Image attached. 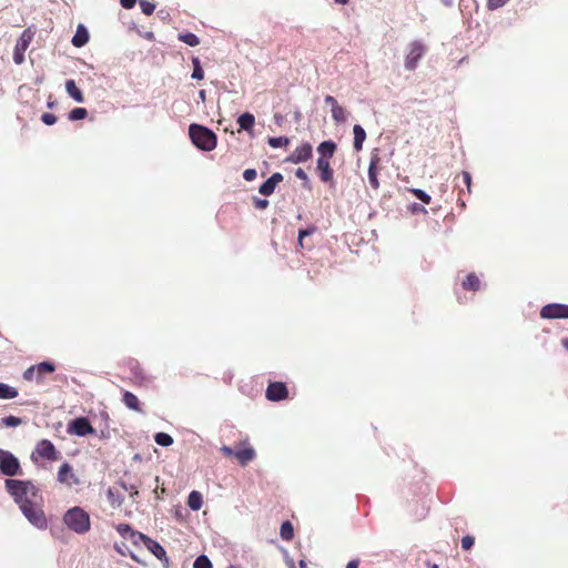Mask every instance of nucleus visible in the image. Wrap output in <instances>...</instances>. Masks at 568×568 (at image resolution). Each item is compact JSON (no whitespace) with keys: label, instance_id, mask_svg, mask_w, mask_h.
I'll return each instance as SVG.
<instances>
[{"label":"nucleus","instance_id":"f257e3e1","mask_svg":"<svg viewBox=\"0 0 568 568\" xmlns=\"http://www.w3.org/2000/svg\"><path fill=\"white\" fill-rule=\"evenodd\" d=\"M6 488L8 493L13 497L14 501L19 505V508L32 503L36 499H41L39 490L30 481L7 479Z\"/></svg>","mask_w":568,"mask_h":568},{"label":"nucleus","instance_id":"f03ea898","mask_svg":"<svg viewBox=\"0 0 568 568\" xmlns=\"http://www.w3.org/2000/svg\"><path fill=\"white\" fill-rule=\"evenodd\" d=\"M63 521L70 530L79 535L89 531L91 526L89 514L81 507L69 509L63 516Z\"/></svg>","mask_w":568,"mask_h":568},{"label":"nucleus","instance_id":"7ed1b4c3","mask_svg":"<svg viewBox=\"0 0 568 568\" xmlns=\"http://www.w3.org/2000/svg\"><path fill=\"white\" fill-rule=\"evenodd\" d=\"M189 135L193 144L203 151H212L216 146V135L203 125L191 124L189 126Z\"/></svg>","mask_w":568,"mask_h":568},{"label":"nucleus","instance_id":"20e7f679","mask_svg":"<svg viewBox=\"0 0 568 568\" xmlns=\"http://www.w3.org/2000/svg\"><path fill=\"white\" fill-rule=\"evenodd\" d=\"M40 503L41 499H36L32 503H28L27 505L22 506L20 510L31 525L38 529H44L48 523Z\"/></svg>","mask_w":568,"mask_h":568},{"label":"nucleus","instance_id":"39448f33","mask_svg":"<svg viewBox=\"0 0 568 568\" xmlns=\"http://www.w3.org/2000/svg\"><path fill=\"white\" fill-rule=\"evenodd\" d=\"M21 471L19 459L10 452L0 449V473L4 476H16Z\"/></svg>","mask_w":568,"mask_h":568},{"label":"nucleus","instance_id":"423d86ee","mask_svg":"<svg viewBox=\"0 0 568 568\" xmlns=\"http://www.w3.org/2000/svg\"><path fill=\"white\" fill-rule=\"evenodd\" d=\"M424 53L425 45L420 41L412 42L407 48L405 69L408 71L415 70Z\"/></svg>","mask_w":568,"mask_h":568},{"label":"nucleus","instance_id":"0eeeda50","mask_svg":"<svg viewBox=\"0 0 568 568\" xmlns=\"http://www.w3.org/2000/svg\"><path fill=\"white\" fill-rule=\"evenodd\" d=\"M34 32L30 30V28L26 29L20 38L18 39L14 51H13V61L16 64H22L24 62V52L29 48Z\"/></svg>","mask_w":568,"mask_h":568},{"label":"nucleus","instance_id":"6e6552de","mask_svg":"<svg viewBox=\"0 0 568 568\" xmlns=\"http://www.w3.org/2000/svg\"><path fill=\"white\" fill-rule=\"evenodd\" d=\"M540 317L547 320L568 318V305L560 303L547 304L541 308Z\"/></svg>","mask_w":568,"mask_h":568},{"label":"nucleus","instance_id":"1a4fd4ad","mask_svg":"<svg viewBox=\"0 0 568 568\" xmlns=\"http://www.w3.org/2000/svg\"><path fill=\"white\" fill-rule=\"evenodd\" d=\"M36 456L47 460H57L59 458V453L50 440L42 439L37 444L36 449L32 453L33 459H36Z\"/></svg>","mask_w":568,"mask_h":568},{"label":"nucleus","instance_id":"9d476101","mask_svg":"<svg viewBox=\"0 0 568 568\" xmlns=\"http://www.w3.org/2000/svg\"><path fill=\"white\" fill-rule=\"evenodd\" d=\"M68 433L80 437L94 434L95 430L85 417H78L68 425Z\"/></svg>","mask_w":568,"mask_h":568},{"label":"nucleus","instance_id":"9b49d317","mask_svg":"<svg viewBox=\"0 0 568 568\" xmlns=\"http://www.w3.org/2000/svg\"><path fill=\"white\" fill-rule=\"evenodd\" d=\"M140 542H142L145 548L153 554L159 560H161L165 568L169 567V558L166 557V552L164 548L155 540L151 539L146 535H143Z\"/></svg>","mask_w":568,"mask_h":568},{"label":"nucleus","instance_id":"f8f14e48","mask_svg":"<svg viewBox=\"0 0 568 568\" xmlns=\"http://www.w3.org/2000/svg\"><path fill=\"white\" fill-rule=\"evenodd\" d=\"M313 148L308 142L297 146L287 158L286 162L298 164L304 163L312 158Z\"/></svg>","mask_w":568,"mask_h":568},{"label":"nucleus","instance_id":"ddd939ff","mask_svg":"<svg viewBox=\"0 0 568 568\" xmlns=\"http://www.w3.org/2000/svg\"><path fill=\"white\" fill-rule=\"evenodd\" d=\"M379 163H381V158L378 154V150L374 149L371 154L369 166H368V182H369V185L374 190H377L379 187V182L377 179Z\"/></svg>","mask_w":568,"mask_h":568},{"label":"nucleus","instance_id":"4468645a","mask_svg":"<svg viewBox=\"0 0 568 568\" xmlns=\"http://www.w3.org/2000/svg\"><path fill=\"white\" fill-rule=\"evenodd\" d=\"M287 388L283 383H271L266 389V398L272 402L281 400L286 398Z\"/></svg>","mask_w":568,"mask_h":568},{"label":"nucleus","instance_id":"2eb2a0df","mask_svg":"<svg viewBox=\"0 0 568 568\" xmlns=\"http://www.w3.org/2000/svg\"><path fill=\"white\" fill-rule=\"evenodd\" d=\"M58 480L68 486L77 485L79 483L78 478L72 471V467L68 463H63L60 466Z\"/></svg>","mask_w":568,"mask_h":568},{"label":"nucleus","instance_id":"dca6fc26","mask_svg":"<svg viewBox=\"0 0 568 568\" xmlns=\"http://www.w3.org/2000/svg\"><path fill=\"white\" fill-rule=\"evenodd\" d=\"M283 181V175L278 172L272 174L258 189V192L264 196H270L274 193L276 185Z\"/></svg>","mask_w":568,"mask_h":568},{"label":"nucleus","instance_id":"f3484780","mask_svg":"<svg viewBox=\"0 0 568 568\" xmlns=\"http://www.w3.org/2000/svg\"><path fill=\"white\" fill-rule=\"evenodd\" d=\"M316 170L320 173L321 181L325 183L333 182V170L329 164V160L317 159Z\"/></svg>","mask_w":568,"mask_h":568},{"label":"nucleus","instance_id":"a211bd4d","mask_svg":"<svg viewBox=\"0 0 568 568\" xmlns=\"http://www.w3.org/2000/svg\"><path fill=\"white\" fill-rule=\"evenodd\" d=\"M116 531L125 539H131L133 544L138 545L143 538L142 532L135 531L128 524H120L116 526Z\"/></svg>","mask_w":568,"mask_h":568},{"label":"nucleus","instance_id":"6ab92c4d","mask_svg":"<svg viewBox=\"0 0 568 568\" xmlns=\"http://www.w3.org/2000/svg\"><path fill=\"white\" fill-rule=\"evenodd\" d=\"M335 150H336L335 142H333L331 140L322 142L317 146V152L320 154L318 159L329 160L331 158H333Z\"/></svg>","mask_w":568,"mask_h":568},{"label":"nucleus","instance_id":"aec40b11","mask_svg":"<svg viewBox=\"0 0 568 568\" xmlns=\"http://www.w3.org/2000/svg\"><path fill=\"white\" fill-rule=\"evenodd\" d=\"M237 123L241 130H244L251 134L255 123V118L252 113L245 112L239 116Z\"/></svg>","mask_w":568,"mask_h":568},{"label":"nucleus","instance_id":"412c9836","mask_svg":"<svg viewBox=\"0 0 568 568\" xmlns=\"http://www.w3.org/2000/svg\"><path fill=\"white\" fill-rule=\"evenodd\" d=\"M354 134V149L358 152L363 149L364 141L366 139V132L359 124L353 126Z\"/></svg>","mask_w":568,"mask_h":568},{"label":"nucleus","instance_id":"4be33fe9","mask_svg":"<svg viewBox=\"0 0 568 568\" xmlns=\"http://www.w3.org/2000/svg\"><path fill=\"white\" fill-rule=\"evenodd\" d=\"M89 41V33L87 29L80 24L75 34L72 38V44L77 48L83 47Z\"/></svg>","mask_w":568,"mask_h":568},{"label":"nucleus","instance_id":"5701e85b","mask_svg":"<svg viewBox=\"0 0 568 568\" xmlns=\"http://www.w3.org/2000/svg\"><path fill=\"white\" fill-rule=\"evenodd\" d=\"M235 457L242 466H245L255 458V450L253 447H246L244 449L236 450Z\"/></svg>","mask_w":568,"mask_h":568},{"label":"nucleus","instance_id":"b1692460","mask_svg":"<svg viewBox=\"0 0 568 568\" xmlns=\"http://www.w3.org/2000/svg\"><path fill=\"white\" fill-rule=\"evenodd\" d=\"M65 90L67 93L78 103H82L84 101L81 90L75 85L73 80H68L65 82Z\"/></svg>","mask_w":568,"mask_h":568},{"label":"nucleus","instance_id":"393cba45","mask_svg":"<svg viewBox=\"0 0 568 568\" xmlns=\"http://www.w3.org/2000/svg\"><path fill=\"white\" fill-rule=\"evenodd\" d=\"M202 505H203L202 494L196 490L191 491L187 497V506L190 507V509L199 510V509H201Z\"/></svg>","mask_w":568,"mask_h":568},{"label":"nucleus","instance_id":"a878e982","mask_svg":"<svg viewBox=\"0 0 568 568\" xmlns=\"http://www.w3.org/2000/svg\"><path fill=\"white\" fill-rule=\"evenodd\" d=\"M462 285L465 290L478 291L481 286V282L476 274L470 273L467 275Z\"/></svg>","mask_w":568,"mask_h":568},{"label":"nucleus","instance_id":"bb28decb","mask_svg":"<svg viewBox=\"0 0 568 568\" xmlns=\"http://www.w3.org/2000/svg\"><path fill=\"white\" fill-rule=\"evenodd\" d=\"M37 366V369H38V378H37V383H42V376L44 374H50V373H53L54 369H55V366L53 363L51 362H41L40 364L36 365Z\"/></svg>","mask_w":568,"mask_h":568},{"label":"nucleus","instance_id":"cd10ccee","mask_svg":"<svg viewBox=\"0 0 568 568\" xmlns=\"http://www.w3.org/2000/svg\"><path fill=\"white\" fill-rule=\"evenodd\" d=\"M17 396H18L17 388H14L8 384L0 383V399H12V398H16Z\"/></svg>","mask_w":568,"mask_h":568},{"label":"nucleus","instance_id":"c85d7f7f","mask_svg":"<svg viewBox=\"0 0 568 568\" xmlns=\"http://www.w3.org/2000/svg\"><path fill=\"white\" fill-rule=\"evenodd\" d=\"M123 403L130 409L140 410V406H139L140 403H139L138 397L130 392H125L123 394Z\"/></svg>","mask_w":568,"mask_h":568},{"label":"nucleus","instance_id":"c756f323","mask_svg":"<svg viewBox=\"0 0 568 568\" xmlns=\"http://www.w3.org/2000/svg\"><path fill=\"white\" fill-rule=\"evenodd\" d=\"M331 112H332V118L336 123H343L346 121L347 113L343 106H341V105L335 106L334 109H332Z\"/></svg>","mask_w":568,"mask_h":568},{"label":"nucleus","instance_id":"7c9ffc66","mask_svg":"<svg viewBox=\"0 0 568 568\" xmlns=\"http://www.w3.org/2000/svg\"><path fill=\"white\" fill-rule=\"evenodd\" d=\"M179 40L190 47H196L200 43V39L194 33H181L179 34Z\"/></svg>","mask_w":568,"mask_h":568},{"label":"nucleus","instance_id":"2f4dec72","mask_svg":"<svg viewBox=\"0 0 568 568\" xmlns=\"http://www.w3.org/2000/svg\"><path fill=\"white\" fill-rule=\"evenodd\" d=\"M154 440L158 445L164 446V447L173 444L172 436L166 433H156L154 436Z\"/></svg>","mask_w":568,"mask_h":568},{"label":"nucleus","instance_id":"473e14b6","mask_svg":"<svg viewBox=\"0 0 568 568\" xmlns=\"http://www.w3.org/2000/svg\"><path fill=\"white\" fill-rule=\"evenodd\" d=\"M192 64H193L192 78L195 79V80H202L204 78V71H203V69L201 67L200 59L199 58H193L192 59Z\"/></svg>","mask_w":568,"mask_h":568},{"label":"nucleus","instance_id":"72a5a7b5","mask_svg":"<svg viewBox=\"0 0 568 568\" xmlns=\"http://www.w3.org/2000/svg\"><path fill=\"white\" fill-rule=\"evenodd\" d=\"M267 143L270 146L277 149V148L287 146L290 143V140L286 136L268 138Z\"/></svg>","mask_w":568,"mask_h":568},{"label":"nucleus","instance_id":"f704fd0d","mask_svg":"<svg viewBox=\"0 0 568 568\" xmlns=\"http://www.w3.org/2000/svg\"><path fill=\"white\" fill-rule=\"evenodd\" d=\"M280 535L284 540H290L293 538V526L290 521H284L282 524Z\"/></svg>","mask_w":568,"mask_h":568},{"label":"nucleus","instance_id":"c9c22d12","mask_svg":"<svg viewBox=\"0 0 568 568\" xmlns=\"http://www.w3.org/2000/svg\"><path fill=\"white\" fill-rule=\"evenodd\" d=\"M193 567L194 568H213L211 560L205 555L199 556L195 559Z\"/></svg>","mask_w":568,"mask_h":568},{"label":"nucleus","instance_id":"e433bc0d","mask_svg":"<svg viewBox=\"0 0 568 568\" xmlns=\"http://www.w3.org/2000/svg\"><path fill=\"white\" fill-rule=\"evenodd\" d=\"M88 112L84 108H75L69 113L71 121L82 120L87 116Z\"/></svg>","mask_w":568,"mask_h":568},{"label":"nucleus","instance_id":"4c0bfd02","mask_svg":"<svg viewBox=\"0 0 568 568\" xmlns=\"http://www.w3.org/2000/svg\"><path fill=\"white\" fill-rule=\"evenodd\" d=\"M1 423L6 427H17L22 424V419L16 416H7L1 419Z\"/></svg>","mask_w":568,"mask_h":568},{"label":"nucleus","instance_id":"58836bf2","mask_svg":"<svg viewBox=\"0 0 568 568\" xmlns=\"http://www.w3.org/2000/svg\"><path fill=\"white\" fill-rule=\"evenodd\" d=\"M120 485H121V487H122L124 490L129 491L130 497H131L132 499H135V497L139 495V490H138L136 485H133V484H126L124 480L120 481Z\"/></svg>","mask_w":568,"mask_h":568},{"label":"nucleus","instance_id":"ea45409f","mask_svg":"<svg viewBox=\"0 0 568 568\" xmlns=\"http://www.w3.org/2000/svg\"><path fill=\"white\" fill-rule=\"evenodd\" d=\"M140 7H141L142 12L146 16L152 14L155 9V4L148 0H140Z\"/></svg>","mask_w":568,"mask_h":568},{"label":"nucleus","instance_id":"a19ab883","mask_svg":"<svg viewBox=\"0 0 568 568\" xmlns=\"http://www.w3.org/2000/svg\"><path fill=\"white\" fill-rule=\"evenodd\" d=\"M410 192L423 203L428 204L430 202V196L420 189H412Z\"/></svg>","mask_w":568,"mask_h":568},{"label":"nucleus","instance_id":"79ce46f5","mask_svg":"<svg viewBox=\"0 0 568 568\" xmlns=\"http://www.w3.org/2000/svg\"><path fill=\"white\" fill-rule=\"evenodd\" d=\"M23 378L27 379V381H33L38 378V369H37V366L33 365L31 367H29L24 373H23Z\"/></svg>","mask_w":568,"mask_h":568},{"label":"nucleus","instance_id":"37998d69","mask_svg":"<svg viewBox=\"0 0 568 568\" xmlns=\"http://www.w3.org/2000/svg\"><path fill=\"white\" fill-rule=\"evenodd\" d=\"M509 0H488L487 8L489 10H496L498 8L504 7Z\"/></svg>","mask_w":568,"mask_h":568},{"label":"nucleus","instance_id":"c03bdc74","mask_svg":"<svg viewBox=\"0 0 568 568\" xmlns=\"http://www.w3.org/2000/svg\"><path fill=\"white\" fill-rule=\"evenodd\" d=\"M295 175H296V178H297V179H300V180H302V181L304 182V186H305V187H310V184H308V182H310V181H308V176H307L306 172H305L303 169L298 168V169L295 171Z\"/></svg>","mask_w":568,"mask_h":568},{"label":"nucleus","instance_id":"a18cd8bd","mask_svg":"<svg viewBox=\"0 0 568 568\" xmlns=\"http://www.w3.org/2000/svg\"><path fill=\"white\" fill-rule=\"evenodd\" d=\"M315 231V227H308V229H305V230H300L298 231V244L301 246H303V240L305 236H308L311 234H313Z\"/></svg>","mask_w":568,"mask_h":568},{"label":"nucleus","instance_id":"49530a36","mask_svg":"<svg viewBox=\"0 0 568 568\" xmlns=\"http://www.w3.org/2000/svg\"><path fill=\"white\" fill-rule=\"evenodd\" d=\"M41 120L47 125H53L57 122V116L52 113H43Z\"/></svg>","mask_w":568,"mask_h":568},{"label":"nucleus","instance_id":"de8ad7c7","mask_svg":"<svg viewBox=\"0 0 568 568\" xmlns=\"http://www.w3.org/2000/svg\"><path fill=\"white\" fill-rule=\"evenodd\" d=\"M474 541H475V539L471 536L463 537L462 538V547H463V549H465V550L470 549L473 547V545H474Z\"/></svg>","mask_w":568,"mask_h":568},{"label":"nucleus","instance_id":"09e8293b","mask_svg":"<svg viewBox=\"0 0 568 568\" xmlns=\"http://www.w3.org/2000/svg\"><path fill=\"white\" fill-rule=\"evenodd\" d=\"M257 173L254 169H246L244 172H243V178L245 181H253L255 180Z\"/></svg>","mask_w":568,"mask_h":568},{"label":"nucleus","instance_id":"8fccbe9b","mask_svg":"<svg viewBox=\"0 0 568 568\" xmlns=\"http://www.w3.org/2000/svg\"><path fill=\"white\" fill-rule=\"evenodd\" d=\"M463 181L467 186L468 192H470V185H471V175L467 171L462 172Z\"/></svg>","mask_w":568,"mask_h":568},{"label":"nucleus","instance_id":"3c124183","mask_svg":"<svg viewBox=\"0 0 568 568\" xmlns=\"http://www.w3.org/2000/svg\"><path fill=\"white\" fill-rule=\"evenodd\" d=\"M255 207L258 210H264L268 205V201L264 199H255L254 200Z\"/></svg>","mask_w":568,"mask_h":568},{"label":"nucleus","instance_id":"603ef678","mask_svg":"<svg viewBox=\"0 0 568 568\" xmlns=\"http://www.w3.org/2000/svg\"><path fill=\"white\" fill-rule=\"evenodd\" d=\"M325 103L331 106V110L338 106L337 100L332 95H326L324 99Z\"/></svg>","mask_w":568,"mask_h":568},{"label":"nucleus","instance_id":"864d4df0","mask_svg":"<svg viewBox=\"0 0 568 568\" xmlns=\"http://www.w3.org/2000/svg\"><path fill=\"white\" fill-rule=\"evenodd\" d=\"M120 3L125 9H131L136 3V0H120Z\"/></svg>","mask_w":568,"mask_h":568},{"label":"nucleus","instance_id":"5fc2aeb1","mask_svg":"<svg viewBox=\"0 0 568 568\" xmlns=\"http://www.w3.org/2000/svg\"><path fill=\"white\" fill-rule=\"evenodd\" d=\"M221 452L225 455V456H235V452L229 447V446H223L221 448Z\"/></svg>","mask_w":568,"mask_h":568},{"label":"nucleus","instance_id":"6e6d98bb","mask_svg":"<svg viewBox=\"0 0 568 568\" xmlns=\"http://www.w3.org/2000/svg\"><path fill=\"white\" fill-rule=\"evenodd\" d=\"M346 568H358V560H351L346 565Z\"/></svg>","mask_w":568,"mask_h":568},{"label":"nucleus","instance_id":"4d7b16f0","mask_svg":"<svg viewBox=\"0 0 568 568\" xmlns=\"http://www.w3.org/2000/svg\"><path fill=\"white\" fill-rule=\"evenodd\" d=\"M413 211L415 212H426L425 207L420 206L419 204H414L413 205Z\"/></svg>","mask_w":568,"mask_h":568},{"label":"nucleus","instance_id":"13d9d810","mask_svg":"<svg viewBox=\"0 0 568 568\" xmlns=\"http://www.w3.org/2000/svg\"><path fill=\"white\" fill-rule=\"evenodd\" d=\"M199 98H200V100H201L202 102H204V101H205V98H206L205 90H201V91L199 92Z\"/></svg>","mask_w":568,"mask_h":568},{"label":"nucleus","instance_id":"bf43d9fd","mask_svg":"<svg viewBox=\"0 0 568 568\" xmlns=\"http://www.w3.org/2000/svg\"><path fill=\"white\" fill-rule=\"evenodd\" d=\"M444 6L452 7L454 4V0H440Z\"/></svg>","mask_w":568,"mask_h":568},{"label":"nucleus","instance_id":"052dcab7","mask_svg":"<svg viewBox=\"0 0 568 568\" xmlns=\"http://www.w3.org/2000/svg\"><path fill=\"white\" fill-rule=\"evenodd\" d=\"M114 548L120 552V554H124L123 550H122V547H120L119 545H114Z\"/></svg>","mask_w":568,"mask_h":568},{"label":"nucleus","instance_id":"680f3d73","mask_svg":"<svg viewBox=\"0 0 568 568\" xmlns=\"http://www.w3.org/2000/svg\"><path fill=\"white\" fill-rule=\"evenodd\" d=\"M300 567L301 568H306V561L305 560H300Z\"/></svg>","mask_w":568,"mask_h":568},{"label":"nucleus","instance_id":"e2e57ef3","mask_svg":"<svg viewBox=\"0 0 568 568\" xmlns=\"http://www.w3.org/2000/svg\"><path fill=\"white\" fill-rule=\"evenodd\" d=\"M336 3L346 4L348 0H335Z\"/></svg>","mask_w":568,"mask_h":568},{"label":"nucleus","instance_id":"0e129e2a","mask_svg":"<svg viewBox=\"0 0 568 568\" xmlns=\"http://www.w3.org/2000/svg\"><path fill=\"white\" fill-rule=\"evenodd\" d=\"M133 459H134V460H140V459H141V456H140L139 454H135V455L133 456Z\"/></svg>","mask_w":568,"mask_h":568},{"label":"nucleus","instance_id":"69168bd1","mask_svg":"<svg viewBox=\"0 0 568 568\" xmlns=\"http://www.w3.org/2000/svg\"><path fill=\"white\" fill-rule=\"evenodd\" d=\"M48 106L52 108L53 106V102H48Z\"/></svg>","mask_w":568,"mask_h":568},{"label":"nucleus","instance_id":"338daca9","mask_svg":"<svg viewBox=\"0 0 568 568\" xmlns=\"http://www.w3.org/2000/svg\"><path fill=\"white\" fill-rule=\"evenodd\" d=\"M564 344L566 347H568V341H565Z\"/></svg>","mask_w":568,"mask_h":568},{"label":"nucleus","instance_id":"774afa93","mask_svg":"<svg viewBox=\"0 0 568 568\" xmlns=\"http://www.w3.org/2000/svg\"><path fill=\"white\" fill-rule=\"evenodd\" d=\"M432 568H438V566H437L436 564H434V565L432 566Z\"/></svg>","mask_w":568,"mask_h":568}]
</instances>
